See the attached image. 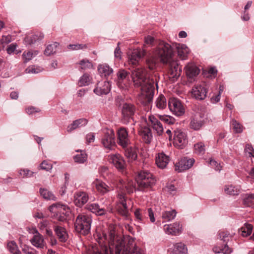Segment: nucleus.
<instances>
[{
	"label": "nucleus",
	"mask_w": 254,
	"mask_h": 254,
	"mask_svg": "<svg viewBox=\"0 0 254 254\" xmlns=\"http://www.w3.org/2000/svg\"><path fill=\"white\" fill-rule=\"evenodd\" d=\"M131 77L135 87L140 88L141 95L139 97L140 103L149 107L154 95V85L158 88L156 77H147L145 69L136 67L132 71Z\"/></svg>",
	"instance_id": "nucleus-1"
},
{
	"label": "nucleus",
	"mask_w": 254,
	"mask_h": 254,
	"mask_svg": "<svg viewBox=\"0 0 254 254\" xmlns=\"http://www.w3.org/2000/svg\"><path fill=\"white\" fill-rule=\"evenodd\" d=\"M174 53L172 47L164 42L159 44L156 51V55L160 59V62L168 64L169 78L173 82L178 80L182 71V66L179 61L173 59Z\"/></svg>",
	"instance_id": "nucleus-2"
},
{
	"label": "nucleus",
	"mask_w": 254,
	"mask_h": 254,
	"mask_svg": "<svg viewBox=\"0 0 254 254\" xmlns=\"http://www.w3.org/2000/svg\"><path fill=\"white\" fill-rule=\"evenodd\" d=\"M92 222L91 215L85 213L79 214L74 224L75 231L83 236L88 235L90 232Z\"/></svg>",
	"instance_id": "nucleus-3"
},
{
	"label": "nucleus",
	"mask_w": 254,
	"mask_h": 254,
	"mask_svg": "<svg viewBox=\"0 0 254 254\" xmlns=\"http://www.w3.org/2000/svg\"><path fill=\"white\" fill-rule=\"evenodd\" d=\"M49 210L51 213L52 218L62 222H66L71 214V211L68 206L59 203L50 205Z\"/></svg>",
	"instance_id": "nucleus-4"
},
{
	"label": "nucleus",
	"mask_w": 254,
	"mask_h": 254,
	"mask_svg": "<svg viewBox=\"0 0 254 254\" xmlns=\"http://www.w3.org/2000/svg\"><path fill=\"white\" fill-rule=\"evenodd\" d=\"M137 187L136 190L138 191H146L152 188L155 184L156 180L153 175L147 171L139 172L136 178Z\"/></svg>",
	"instance_id": "nucleus-5"
},
{
	"label": "nucleus",
	"mask_w": 254,
	"mask_h": 254,
	"mask_svg": "<svg viewBox=\"0 0 254 254\" xmlns=\"http://www.w3.org/2000/svg\"><path fill=\"white\" fill-rule=\"evenodd\" d=\"M137 112V107L132 103H125L122 107L121 121L123 124L127 125L134 121V115Z\"/></svg>",
	"instance_id": "nucleus-6"
},
{
	"label": "nucleus",
	"mask_w": 254,
	"mask_h": 254,
	"mask_svg": "<svg viewBox=\"0 0 254 254\" xmlns=\"http://www.w3.org/2000/svg\"><path fill=\"white\" fill-rule=\"evenodd\" d=\"M116 254H143V252L134 246L132 249L126 245L124 240H118L115 247Z\"/></svg>",
	"instance_id": "nucleus-7"
},
{
	"label": "nucleus",
	"mask_w": 254,
	"mask_h": 254,
	"mask_svg": "<svg viewBox=\"0 0 254 254\" xmlns=\"http://www.w3.org/2000/svg\"><path fill=\"white\" fill-rule=\"evenodd\" d=\"M209 85L205 82L195 85L192 89V95L195 99L204 100L207 97Z\"/></svg>",
	"instance_id": "nucleus-8"
},
{
	"label": "nucleus",
	"mask_w": 254,
	"mask_h": 254,
	"mask_svg": "<svg viewBox=\"0 0 254 254\" xmlns=\"http://www.w3.org/2000/svg\"><path fill=\"white\" fill-rule=\"evenodd\" d=\"M129 74V72L124 69L118 70L116 73V77L115 78V81L119 88L122 90L127 89Z\"/></svg>",
	"instance_id": "nucleus-9"
},
{
	"label": "nucleus",
	"mask_w": 254,
	"mask_h": 254,
	"mask_svg": "<svg viewBox=\"0 0 254 254\" xmlns=\"http://www.w3.org/2000/svg\"><path fill=\"white\" fill-rule=\"evenodd\" d=\"M173 140L174 146L179 149L184 148L188 142L187 134L181 129H176L174 131Z\"/></svg>",
	"instance_id": "nucleus-10"
},
{
	"label": "nucleus",
	"mask_w": 254,
	"mask_h": 254,
	"mask_svg": "<svg viewBox=\"0 0 254 254\" xmlns=\"http://www.w3.org/2000/svg\"><path fill=\"white\" fill-rule=\"evenodd\" d=\"M117 142L123 148H126L130 144L127 129L125 127H121L118 129Z\"/></svg>",
	"instance_id": "nucleus-11"
},
{
	"label": "nucleus",
	"mask_w": 254,
	"mask_h": 254,
	"mask_svg": "<svg viewBox=\"0 0 254 254\" xmlns=\"http://www.w3.org/2000/svg\"><path fill=\"white\" fill-rule=\"evenodd\" d=\"M102 143L105 148L109 149H112L115 146V136L113 130H108L105 133L102 138Z\"/></svg>",
	"instance_id": "nucleus-12"
},
{
	"label": "nucleus",
	"mask_w": 254,
	"mask_h": 254,
	"mask_svg": "<svg viewBox=\"0 0 254 254\" xmlns=\"http://www.w3.org/2000/svg\"><path fill=\"white\" fill-rule=\"evenodd\" d=\"M195 160L193 158H188L184 157L175 165V170L178 172H182L190 168L193 165Z\"/></svg>",
	"instance_id": "nucleus-13"
},
{
	"label": "nucleus",
	"mask_w": 254,
	"mask_h": 254,
	"mask_svg": "<svg viewBox=\"0 0 254 254\" xmlns=\"http://www.w3.org/2000/svg\"><path fill=\"white\" fill-rule=\"evenodd\" d=\"M111 90V84L108 81L99 82L93 91L97 95H106Z\"/></svg>",
	"instance_id": "nucleus-14"
},
{
	"label": "nucleus",
	"mask_w": 254,
	"mask_h": 254,
	"mask_svg": "<svg viewBox=\"0 0 254 254\" xmlns=\"http://www.w3.org/2000/svg\"><path fill=\"white\" fill-rule=\"evenodd\" d=\"M169 107L170 110L177 116H181L185 113V109L181 102L177 99L169 102Z\"/></svg>",
	"instance_id": "nucleus-15"
},
{
	"label": "nucleus",
	"mask_w": 254,
	"mask_h": 254,
	"mask_svg": "<svg viewBox=\"0 0 254 254\" xmlns=\"http://www.w3.org/2000/svg\"><path fill=\"white\" fill-rule=\"evenodd\" d=\"M148 120L150 123V126L156 131L158 135H162L163 132V127L157 117L151 115L149 117Z\"/></svg>",
	"instance_id": "nucleus-16"
},
{
	"label": "nucleus",
	"mask_w": 254,
	"mask_h": 254,
	"mask_svg": "<svg viewBox=\"0 0 254 254\" xmlns=\"http://www.w3.org/2000/svg\"><path fill=\"white\" fill-rule=\"evenodd\" d=\"M32 245L37 248L44 249L46 248L43 236L36 230V235L30 240Z\"/></svg>",
	"instance_id": "nucleus-17"
},
{
	"label": "nucleus",
	"mask_w": 254,
	"mask_h": 254,
	"mask_svg": "<svg viewBox=\"0 0 254 254\" xmlns=\"http://www.w3.org/2000/svg\"><path fill=\"white\" fill-rule=\"evenodd\" d=\"M74 202L75 204L78 207L83 206L88 200L87 194L83 191H78L76 192L74 194Z\"/></svg>",
	"instance_id": "nucleus-18"
},
{
	"label": "nucleus",
	"mask_w": 254,
	"mask_h": 254,
	"mask_svg": "<svg viewBox=\"0 0 254 254\" xmlns=\"http://www.w3.org/2000/svg\"><path fill=\"white\" fill-rule=\"evenodd\" d=\"M85 208L95 213L96 215L103 216L105 214L106 210L103 207H101L99 205L96 203H88L86 206Z\"/></svg>",
	"instance_id": "nucleus-19"
},
{
	"label": "nucleus",
	"mask_w": 254,
	"mask_h": 254,
	"mask_svg": "<svg viewBox=\"0 0 254 254\" xmlns=\"http://www.w3.org/2000/svg\"><path fill=\"white\" fill-rule=\"evenodd\" d=\"M139 135L142 140L146 144H149L152 139V134L151 129L148 127H144L139 131Z\"/></svg>",
	"instance_id": "nucleus-20"
},
{
	"label": "nucleus",
	"mask_w": 254,
	"mask_h": 254,
	"mask_svg": "<svg viewBox=\"0 0 254 254\" xmlns=\"http://www.w3.org/2000/svg\"><path fill=\"white\" fill-rule=\"evenodd\" d=\"M53 228L60 241L61 242H65L68 239V234H67L65 229L60 226H54Z\"/></svg>",
	"instance_id": "nucleus-21"
},
{
	"label": "nucleus",
	"mask_w": 254,
	"mask_h": 254,
	"mask_svg": "<svg viewBox=\"0 0 254 254\" xmlns=\"http://www.w3.org/2000/svg\"><path fill=\"white\" fill-rule=\"evenodd\" d=\"M169 162V157L163 152L158 153L156 158V163L157 166L161 169L165 168Z\"/></svg>",
	"instance_id": "nucleus-22"
},
{
	"label": "nucleus",
	"mask_w": 254,
	"mask_h": 254,
	"mask_svg": "<svg viewBox=\"0 0 254 254\" xmlns=\"http://www.w3.org/2000/svg\"><path fill=\"white\" fill-rule=\"evenodd\" d=\"M112 162L115 167L120 170H123L125 167V162L120 154H115L111 156Z\"/></svg>",
	"instance_id": "nucleus-23"
},
{
	"label": "nucleus",
	"mask_w": 254,
	"mask_h": 254,
	"mask_svg": "<svg viewBox=\"0 0 254 254\" xmlns=\"http://www.w3.org/2000/svg\"><path fill=\"white\" fill-rule=\"evenodd\" d=\"M87 120L85 118H81L76 120L67 127V131L68 132H70L77 128L85 126L87 125Z\"/></svg>",
	"instance_id": "nucleus-24"
},
{
	"label": "nucleus",
	"mask_w": 254,
	"mask_h": 254,
	"mask_svg": "<svg viewBox=\"0 0 254 254\" xmlns=\"http://www.w3.org/2000/svg\"><path fill=\"white\" fill-rule=\"evenodd\" d=\"M200 72V69L194 64H189L186 67V73L190 79L196 77Z\"/></svg>",
	"instance_id": "nucleus-25"
},
{
	"label": "nucleus",
	"mask_w": 254,
	"mask_h": 254,
	"mask_svg": "<svg viewBox=\"0 0 254 254\" xmlns=\"http://www.w3.org/2000/svg\"><path fill=\"white\" fill-rule=\"evenodd\" d=\"M176 49L178 56L182 60H185L189 52V48L184 44H176Z\"/></svg>",
	"instance_id": "nucleus-26"
},
{
	"label": "nucleus",
	"mask_w": 254,
	"mask_h": 254,
	"mask_svg": "<svg viewBox=\"0 0 254 254\" xmlns=\"http://www.w3.org/2000/svg\"><path fill=\"white\" fill-rule=\"evenodd\" d=\"M43 33L38 32L32 35L31 37H26L25 38V42L29 45H32L36 43L37 41L42 40L44 38Z\"/></svg>",
	"instance_id": "nucleus-27"
},
{
	"label": "nucleus",
	"mask_w": 254,
	"mask_h": 254,
	"mask_svg": "<svg viewBox=\"0 0 254 254\" xmlns=\"http://www.w3.org/2000/svg\"><path fill=\"white\" fill-rule=\"evenodd\" d=\"M144 55V51L140 52L137 50L134 51L132 52L131 55L129 57V63L136 65L139 60Z\"/></svg>",
	"instance_id": "nucleus-28"
},
{
	"label": "nucleus",
	"mask_w": 254,
	"mask_h": 254,
	"mask_svg": "<svg viewBox=\"0 0 254 254\" xmlns=\"http://www.w3.org/2000/svg\"><path fill=\"white\" fill-rule=\"evenodd\" d=\"M98 71L101 76L107 77L113 73V70L107 64H99L98 66Z\"/></svg>",
	"instance_id": "nucleus-29"
},
{
	"label": "nucleus",
	"mask_w": 254,
	"mask_h": 254,
	"mask_svg": "<svg viewBox=\"0 0 254 254\" xmlns=\"http://www.w3.org/2000/svg\"><path fill=\"white\" fill-rule=\"evenodd\" d=\"M188 249L183 243H177L173 245V254H186Z\"/></svg>",
	"instance_id": "nucleus-30"
},
{
	"label": "nucleus",
	"mask_w": 254,
	"mask_h": 254,
	"mask_svg": "<svg viewBox=\"0 0 254 254\" xmlns=\"http://www.w3.org/2000/svg\"><path fill=\"white\" fill-rule=\"evenodd\" d=\"M204 120L192 118L190 120V127L194 130H198L204 126Z\"/></svg>",
	"instance_id": "nucleus-31"
},
{
	"label": "nucleus",
	"mask_w": 254,
	"mask_h": 254,
	"mask_svg": "<svg viewBox=\"0 0 254 254\" xmlns=\"http://www.w3.org/2000/svg\"><path fill=\"white\" fill-rule=\"evenodd\" d=\"M125 149V155L129 160V161H134L137 159V154L136 149L134 147H127Z\"/></svg>",
	"instance_id": "nucleus-32"
},
{
	"label": "nucleus",
	"mask_w": 254,
	"mask_h": 254,
	"mask_svg": "<svg viewBox=\"0 0 254 254\" xmlns=\"http://www.w3.org/2000/svg\"><path fill=\"white\" fill-rule=\"evenodd\" d=\"M243 204L246 207L254 208V194H245L243 198Z\"/></svg>",
	"instance_id": "nucleus-33"
},
{
	"label": "nucleus",
	"mask_w": 254,
	"mask_h": 254,
	"mask_svg": "<svg viewBox=\"0 0 254 254\" xmlns=\"http://www.w3.org/2000/svg\"><path fill=\"white\" fill-rule=\"evenodd\" d=\"M213 251L215 253H222L224 254H230L232 251L231 249L228 247L227 244H225L223 246L221 247H214L213 248Z\"/></svg>",
	"instance_id": "nucleus-34"
},
{
	"label": "nucleus",
	"mask_w": 254,
	"mask_h": 254,
	"mask_svg": "<svg viewBox=\"0 0 254 254\" xmlns=\"http://www.w3.org/2000/svg\"><path fill=\"white\" fill-rule=\"evenodd\" d=\"M253 229V226L250 224H245L239 230V233L243 237H247L251 235Z\"/></svg>",
	"instance_id": "nucleus-35"
},
{
	"label": "nucleus",
	"mask_w": 254,
	"mask_h": 254,
	"mask_svg": "<svg viewBox=\"0 0 254 254\" xmlns=\"http://www.w3.org/2000/svg\"><path fill=\"white\" fill-rule=\"evenodd\" d=\"M96 188L100 193L104 194L109 191V187L104 182L97 181L95 183Z\"/></svg>",
	"instance_id": "nucleus-36"
},
{
	"label": "nucleus",
	"mask_w": 254,
	"mask_h": 254,
	"mask_svg": "<svg viewBox=\"0 0 254 254\" xmlns=\"http://www.w3.org/2000/svg\"><path fill=\"white\" fill-rule=\"evenodd\" d=\"M59 46V43L57 42H55L53 44L48 45L44 51V54L46 56H49L56 53L57 48Z\"/></svg>",
	"instance_id": "nucleus-37"
},
{
	"label": "nucleus",
	"mask_w": 254,
	"mask_h": 254,
	"mask_svg": "<svg viewBox=\"0 0 254 254\" xmlns=\"http://www.w3.org/2000/svg\"><path fill=\"white\" fill-rule=\"evenodd\" d=\"M7 247L9 252L12 254H21L16 243L14 241L9 242Z\"/></svg>",
	"instance_id": "nucleus-38"
},
{
	"label": "nucleus",
	"mask_w": 254,
	"mask_h": 254,
	"mask_svg": "<svg viewBox=\"0 0 254 254\" xmlns=\"http://www.w3.org/2000/svg\"><path fill=\"white\" fill-rule=\"evenodd\" d=\"M156 116L160 120L167 124L172 125L175 122V119L170 116L166 115H156Z\"/></svg>",
	"instance_id": "nucleus-39"
},
{
	"label": "nucleus",
	"mask_w": 254,
	"mask_h": 254,
	"mask_svg": "<svg viewBox=\"0 0 254 254\" xmlns=\"http://www.w3.org/2000/svg\"><path fill=\"white\" fill-rule=\"evenodd\" d=\"M146 212L145 210L137 208L134 211V216L138 222H143L145 218V214Z\"/></svg>",
	"instance_id": "nucleus-40"
},
{
	"label": "nucleus",
	"mask_w": 254,
	"mask_h": 254,
	"mask_svg": "<svg viewBox=\"0 0 254 254\" xmlns=\"http://www.w3.org/2000/svg\"><path fill=\"white\" fill-rule=\"evenodd\" d=\"M91 77L87 73L84 74L79 79L78 84L80 86L88 85L91 82Z\"/></svg>",
	"instance_id": "nucleus-41"
},
{
	"label": "nucleus",
	"mask_w": 254,
	"mask_h": 254,
	"mask_svg": "<svg viewBox=\"0 0 254 254\" xmlns=\"http://www.w3.org/2000/svg\"><path fill=\"white\" fill-rule=\"evenodd\" d=\"M166 231L169 234L172 235H177L180 233L179 224H174L172 226H168L166 228Z\"/></svg>",
	"instance_id": "nucleus-42"
},
{
	"label": "nucleus",
	"mask_w": 254,
	"mask_h": 254,
	"mask_svg": "<svg viewBox=\"0 0 254 254\" xmlns=\"http://www.w3.org/2000/svg\"><path fill=\"white\" fill-rule=\"evenodd\" d=\"M39 191L41 195L45 199H53L55 197L52 192L46 189L40 188Z\"/></svg>",
	"instance_id": "nucleus-43"
},
{
	"label": "nucleus",
	"mask_w": 254,
	"mask_h": 254,
	"mask_svg": "<svg viewBox=\"0 0 254 254\" xmlns=\"http://www.w3.org/2000/svg\"><path fill=\"white\" fill-rule=\"evenodd\" d=\"M176 212L175 210L172 211H165L162 214V218L165 221H170L173 219L176 216Z\"/></svg>",
	"instance_id": "nucleus-44"
},
{
	"label": "nucleus",
	"mask_w": 254,
	"mask_h": 254,
	"mask_svg": "<svg viewBox=\"0 0 254 254\" xmlns=\"http://www.w3.org/2000/svg\"><path fill=\"white\" fill-rule=\"evenodd\" d=\"M224 191L227 194L231 195H235L239 194V190L236 188L235 187L232 185H230L225 187Z\"/></svg>",
	"instance_id": "nucleus-45"
},
{
	"label": "nucleus",
	"mask_w": 254,
	"mask_h": 254,
	"mask_svg": "<svg viewBox=\"0 0 254 254\" xmlns=\"http://www.w3.org/2000/svg\"><path fill=\"white\" fill-rule=\"evenodd\" d=\"M87 158V154L85 152H81L80 154L74 156V161L78 163H83Z\"/></svg>",
	"instance_id": "nucleus-46"
},
{
	"label": "nucleus",
	"mask_w": 254,
	"mask_h": 254,
	"mask_svg": "<svg viewBox=\"0 0 254 254\" xmlns=\"http://www.w3.org/2000/svg\"><path fill=\"white\" fill-rule=\"evenodd\" d=\"M194 149L196 153L203 154L205 153V145L202 142H198L194 145Z\"/></svg>",
	"instance_id": "nucleus-47"
},
{
	"label": "nucleus",
	"mask_w": 254,
	"mask_h": 254,
	"mask_svg": "<svg viewBox=\"0 0 254 254\" xmlns=\"http://www.w3.org/2000/svg\"><path fill=\"white\" fill-rule=\"evenodd\" d=\"M156 106L160 109H163L166 106V98L163 95H160L156 101Z\"/></svg>",
	"instance_id": "nucleus-48"
},
{
	"label": "nucleus",
	"mask_w": 254,
	"mask_h": 254,
	"mask_svg": "<svg viewBox=\"0 0 254 254\" xmlns=\"http://www.w3.org/2000/svg\"><path fill=\"white\" fill-rule=\"evenodd\" d=\"M231 125L236 133H239L243 131L242 126L236 120L233 119L231 122Z\"/></svg>",
	"instance_id": "nucleus-49"
},
{
	"label": "nucleus",
	"mask_w": 254,
	"mask_h": 254,
	"mask_svg": "<svg viewBox=\"0 0 254 254\" xmlns=\"http://www.w3.org/2000/svg\"><path fill=\"white\" fill-rule=\"evenodd\" d=\"M219 238L223 241L225 244H227V242L229 241L231 238L230 234L228 231H221L218 234Z\"/></svg>",
	"instance_id": "nucleus-50"
},
{
	"label": "nucleus",
	"mask_w": 254,
	"mask_h": 254,
	"mask_svg": "<svg viewBox=\"0 0 254 254\" xmlns=\"http://www.w3.org/2000/svg\"><path fill=\"white\" fill-rule=\"evenodd\" d=\"M82 69H86L92 68L93 65L91 62L87 59H83L79 62Z\"/></svg>",
	"instance_id": "nucleus-51"
},
{
	"label": "nucleus",
	"mask_w": 254,
	"mask_h": 254,
	"mask_svg": "<svg viewBox=\"0 0 254 254\" xmlns=\"http://www.w3.org/2000/svg\"><path fill=\"white\" fill-rule=\"evenodd\" d=\"M88 44H70L68 48L71 50H82L88 48Z\"/></svg>",
	"instance_id": "nucleus-52"
},
{
	"label": "nucleus",
	"mask_w": 254,
	"mask_h": 254,
	"mask_svg": "<svg viewBox=\"0 0 254 254\" xmlns=\"http://www.w3.org/2000/svg\"><path fill=\"white\" fill-rule=\"evenodd\" d=\"M53 168V166L51 163H49L46 161H43L39 165V169L45 170L47 171H50Z\"/></svg>",
	"instance_id": "nucleus-53"
},
{
	"label": "nucleus",
	"mask_w": 254,
	"mask_h": 254,
	"mask_svg": "<svg viewBox=\"0 0 254 254\" xmlns=\"http://www.w3.org/2000/svg\"><path fill=\"white\" fill-rule=\"evenodd\" d=\"M34 172L31 171L28 169H23L20 171L19 174L23 177H31L33 176Z\"/></svg>",
	"instance_id": "nucleus-54"
},
{
	"label": "nucleus",
	"mask_w": 254,
	"mask_h": 254,
	"mask_svg": "<svg viewBox=\"0 0 254 254\" xmlns=\"http://www.w3.org/2000/svg\"><path fill=\"white\" fill-rule=\"evenodd\" d=\"M154 41H155L154 38L152 37L151 36L149 35V36H147V37H145V39H144L145 45L152 46L153 45Z\"/></svg>",
	"instance_id": "nucleus-55"
},
{
	"label": "nucleus",
	"mask_w": 254,
	"mask_h": 254,
	"mask_svg": "<svg viewBox=\"0 0 254 254\" xmlns=\"http://www.w3.org/2000/svg\"><path fill=\"white\" fill-rule=\"evenodd\" d=\"M118 212L121 215H122L123 216L125 217L126 218H127L128 216L129 213L128 211V208L125 209L124 207H119Z\"/></svg>",
	"instance_id": "nucleus-56"
},
{
	"label": "nucleus",
	"mask_w": 254,
	"mask_h": 254,
	"mask_svg": "<svg viewBox=\"0 0 254 254\" xmlns=\"http://www.w3.org/2000/svg\"><path fill=\"white\" fill-rule=\"evenodd\" d=\"M120 42H118L117 44V47L116 48L114 51L115 57L117 59H121V53L122 52L121 51L120 45Z\"/></svg>",
	"instance_id": "nucleus-57"
},
{
	"label": "nucleus",
	"mask_w": 254,
	"mask_h": 254,
	"mask_svg": "<svg viewBox=\"0 0 254 254\" xmlns=\"http://www.w3.org/2000/svg\"><path fill=\"white\" fill-rule=\"evenodd\" d=\"M40 111V110L38 108L33 106L28 107L26 109V112L28 115H32L34 113H38Z\"/></svg>",
	"instance_id": "nucleus-58"
},
{
	"label": "nucleus",
	"mask_w": 254,
	"mask_h": 254,
	"mask_svg": "<svg viewBox=\"0 0 254 254\" xmlns=\"http://www.w3.org/2000/svg\"><path fill=\"white\" fill-rule=\"evenodd\" d=\"M220 99V91H219L218 94L213 95L210 97V101L212 103H216L218 102Z\"/></svg>",
	"instance_id": "nucleus-59"
},
{
	"label": "nucleus",
	"mask_w": 254,
	"mask_h": 254,
	"mask_svg": "<svg viewBox=\"0 0 254 254\" xmlns=\"http://www.w3.org/2000/svg\"><path fill=\"white\" fill-rule=\"evenodd\" d=\"M86 141L88 143L93 142L95 140V135L93 133H89L86 135Z\"/></svg>",
	"instance_id": "nucleus-60"
},
{
	"label": "nucleus",
	"mask_w": 254,
	"mask_h": 254,
	"mask_svg": "<svg viewBox=\"0 0 254 254\" xmlns=\"http://www.w3.org/2000/svg\"><path fill=\"white\" fill-rule=\"evenodd\" d=\"M147 64H148L149 68L153 69V67L156 64V62L154 59H147L146 60Z\"/></svg>",
	"instance_id": "nucleus-61"
},
{
	"label": "nucleus",
	"mask_w": 254,
	"mask_h": 254,
	"mask_svg": "<svg viewBox=\"0 0 254 254\" xmlns=\"http://www.w3.org/2000/svg\"><path fill=\"white\" fill-rule=\"evenodd\" d=\"M16 48V45L13 43L10 44L7 48L6 51L8 54H10L14 52Z\"/></svg>",
	"instance_id": "nucleus-62"
},
{
	"label": "nucleus",
	"mask_w": 254,
	"mask_h": 254,
	"mask_svg": "<svg viewBox=\"0 0 254 254\" xmlns=\"http://www.w3.org/2000/svg\"><path fill=\"white\" fill-rule=\"evenodd\" d=\"M148 215L150 218V221L151 222H154L155 220L154 213L153 212L152 209L151 208H149L147 209Z\"/></svg>",
	"instance_id": "nucleus-63"
},
{
	"label": "nucleus",
	"mask_w": 254,
	"mask_h": 254,
	"mask_svg": "<svg viewBox=\"0 0 254 254\" xmlns=\"http://www.w3.org/2000/svg\"><path fill=\"white\" fill-rule=\"evenodd\" d=\"M166 188L168 191L170 192V193L173 194L174 192L176 191V188L173 184H168Z\"/></svg>",
	"instance_id": "nucleus-64"
}]
</instances>
